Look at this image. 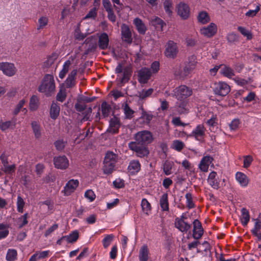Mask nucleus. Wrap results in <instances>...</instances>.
I'll list each match as a JSON object with an SVG mask.
<instances>
[{
	"label": "nucleus",
	"instance_id": "1",
	"mask_svg": "<svg viewBox=\"0 0 261 261\" xmlns=\"http://www.w3.org/2000/svg\"><path fill=\"white\" fill-rule=\"evenodd\" d=\"M153 140L152 134L148 130H142L135 135V141L130 142L128 147L130 150L136 152L139 158L147 157L149 153L148 145Z\"/></svg>",
	"mask_w": 261,
	"mask_h": 261
},
{
	"label": "nucleus",
	"instance_id": "2",
	"mask_svg": "<svg viewBox=\"0 0 261 261\" xmlns=\"http://www.w3.org/2000/svg\"><path fill=\"white\" fill-rule=\"evenodd\" d=\"M55 89L54 76L50 74H46L39 86L38 90L40 92L44 93L46 96L49 97L54 94Z\"/></svg>",
	"mask_w": 261,
	"mask_h": 261
},
{
	"label": "nucleus",
	"instance_id": "3",
	"mask_svg": "<svg viewBox=\"0 0 261 261\" xmlns=\"http://www.w3.org/2000/svg\"><path fill=\"white\" fill-rule=\"evenodd\" d=\"M115 72L118 74L116 80L119 82V86H122L129 81L132 70L129 67L123 68L122 65L119 63L115 68Z\"/></svg>",
	"mask_w": 261,
	"mask_h": 261
},
{
	"label": "nucleus",
	"instance_id": "4",
	"mask_svg": "<svg viewBox=\"0 0 261 261\" xmlns=\"http://www.w3.org/2000/svg\"><path fill=\"white\" fill-rule=\"evenodd\" d=\"M192 94V90L186 85H180L173 91V96L177 100H188L187 98Z\"/></svg>",
	"mask_w": 261,
	"mask_h": 261
},
{
	"label": "nucleus",
	"instance_id": "5",
	"mask_svg": "<svg viewBox=\"0 0 261 261\" xmlns=\"http://www.w3.org/2000/svg\"><path fill=\"white\" fill-rule=\"evenodd\" d=\"M0 70L8 76H13L16 72L17 69L13 63L9 62H1Z\"/></svg>",
	"mask_w": 261,
	"mask_h": 261
},
{
	"label": "nucleus",
	"instance_id": "6",
	"mask_svg": "<svg viewBox=\"0 0 261 261\" xmlns=\"http://www.w3.org/2000/svg\"><path fill=\"white\" fill-rule=\"evenodd\" d=\"M230 87L228 85L224 82H219L216 85L214 89L215 94L225 96L230 92Z\"/></svg>",
	"mask_w": 261,
	"mask_h": 261
},
{
	"label": "nucleus",
	"instance_id": "7",
	"mask_svg": "<svg viewBox=\"0 0 261 261\" xmlns=\"http://www.w3.org/2000/svg\"><path fill=\"white\" fill-rule=\"evenodd\" d=\"M205 135V128L202 124L198 125L189 135L191 137H194L199 141H202Z\"/></svg>",
	"mask_w": 261,
	"mask_h": 261
},
{
	"label": "nucleus",
	"instance_id": "8",
	"mask_svg": "<svg viewBox=\"0 0 261 261\" xmlns=\"http://www.w3.org/2000/svg\"><path fill=\"white\" fill-rule=\"evenodd\" d=\"M177 14L184 20L187 19L190 14L189 6L182 2H180L177 5Z\"/></svg>",
	"mask_w": 261,
	"mask_h": 261
},
{
	"label": "nucleus",
	"instance_id": "9",
	"mask_svg": "<svg viewBox=\"0 0 261 261\" xmlns=\"http://www.w3.org/2000/svg\"><path fill=\"white\" fill-rule=\"evenodd\" d=\"M177 51L176 44L172 41H169L165 51L166 56L170 58H174L176 56Z\"/></svg>",
	"mask_w": 261,
	"mask_h": 261
},
{
	"label": "nucleus",
	"instance_id": "10",
	"mask_svg": "<svg viewBox=\"0 0 261 261\" xmlns=\"http://www.w3.org/2000/svg\"><path fill=\"white\" fill-rule=\"evenodd\" d=\"M54 163L56 168L60 169H65L68 166V160L65 155L55 157Z\"/></svg>",
	"mask_w": 261,
	"mask_h": 261
},
{
	"label": "nucleus",
	"instance_id": "11",
	"mask_svg": "<svg viewBox=\"0 0 261 261\" xmlns=\"http://www.w3.org/2000/svg\"><path fill=\"white\" fill-rule=\"evenodd\" d=\"M122 39L123 41L130 43L132 42V32L128 25L123 23L121 26Z\"/></svg>",
	"mask_w": 261,
	"mask_h": 261
},
{
	"label": "nucleus",
	"instance_id": "12",
	"mask_svg": "<svg viewBox=\"0 0 261 261\" xmlns=\"http://www.w3.org/2000/svg\"><path fill=\"white\" fill-rule=\"evenodd\" d=\"M217 26L214 23H210L206 27L200 29V33L203 36L210 38L213 37L217 33Z\"/></svg>",
	"mask_w": 261,
	"mask_h": 261
},
{
	"label": "nucleus",
	"instance_id": "13",
	"mask_svg": "<svg viewBox=\"0 0 261 261\" xmlns=\"http://www.w3.org/2000/svg\"><path fill=\"white\" fill-rule=\"evenodd\" d=\"M151 74L150 69L147 68L141 69L139 72V82L140 83H146L150 79Z\"/></svg>",
	"mask_w": 261,
	"mask_h": 261
},
{
	"label": "nucleus",
	"instance_id": "14",
	"mask_svg": "<svg viewBox=\"0 0 261 261\" xmlns=\"http://www.w3.org/2000/svg\"><path fill=\"white\" fill-rule=\"evenodd\" d=\"M120 126L119 119L115 116H114L110 119V126L108 129V132L113 134L118 133L119 129Z\"/></svg>",
	"mask_w": 261,
	"mask_h": 261
},
{
	"label": "nucleus",
	"instance_id": "15",
	"mask_svg": "<svg viewBox=\"0 0 261 261\" xmlns=\"http://www.w3.org/2000/svg\"><path fill=\"white\" fill-rule=\"evenodd\" d=\"M77 70L76 69H73L69 74L64 84L66 88H71L75 85V77L77 74Z\"/></svg>",
	"mask_w": 261,
	"mask_h": 261
},
{
	"label": "nucleus",
	"instance_id": "16",
	"mask_svg": "<svg viewBox=\"0 0 261 261\" xmlns=\"http://www.w3.org/2000/svg\"><path fill=\"white\" fill-rule=\"evenodd\" d=\"M207 182L214 189L218 190L220 188L219 180L216 172L212 171L210 173Z\"/></svg>",
	"mask_w": 261,
	"mask_h": 261
},
{
	"label": "nucleus",
	"instance_id": "17",
	"mask_svg": "<svg viewBox=\"0 0 261 261\" xmlns=\"http://www.w3.org/2000/svg\"><path fill=\"white\" fill-rule=\"evenodd\" d=\"M78 180L71 179L67 182L64 187L65 193L66 195H70L79 186Z\"/></svg>",
	"mask_w": 261,
	"mask_h": 261
},
{
	"label": "nucleus",
	"instance_id": "18",
	"mask_svg": "<svg viewBox=\"0 0 261 261\" xmlns=\"http://www.w3.org/2000/svg\"><path fill=\"white\" fill-rule=\"evenodd\" d=\"M109 43V39L106 33H101L98 38V45L101 49H106L108 48Z\"/></svg>",
	"mask_w": 261,
	"mask_h": 261
},
{
	"label": "nucleus",
	"instance_id": "19",
	"mask_svg": "<svg viewBox=\"0 0 261 261\" xmlns=\"http://www.w3.org/2000/svg\"><path fill=\"white\" fill-rule=\"evenodd\" d=\"M175 225L177 228L182 232H187L191 227L190 224L186 222L184 220L179 219V218L175 219Z\"/></svg>",
	"mask_w": 261,
	"mask_h": 261
},
{
	"label": "nucleus",
	"instance_id": "20",
	"mask_svg": "<svg viewBox=\"0 0 261 261\" xmlns=\"http://www.w3.org/2000/svg\"><path fill=\"white\" fill-rule=\"evenodd\" d=\"M133 23L140 34L144 35L146 33V32L147 30V28L140 18L138 17L135 18L134 19Z\"/></svg>",
	"mask_w": 261,
	"mask_h": 261
},
{
	"label": "nucleus",
	"instance_id": "21",
	"mask_svg": "<svg viewBox=\"0 0 261 261\" xmlns=\"http://www.w3.org/2000/svg\"><path fill=\"white\" fill-rule=\"evenodd\" d=\"M213 160V158L211 156H204L200 162L199 168L202 171L207 172L209 165Z\"/></svg>",
	"mask_w": 261,
	"mask_h": 261
},
{
	"label": "nucleus",
	"instance_id": "22",
	"mask_svg": "<svg viewBox=\"0 0 261 261\" xmlns=\"http://www.w3.org/2000/svg\"><path fill=\"white\" fill-rule=\"evenodd\" d=\"M176 107L179 114L187 113L189 110L188 100H178L176 103Z\"/></svg>",
	"mask_w": 261,
	"mask_h": 261
},
{
	"label": "nucleus",
	"instance_id": "23",
	"mask_svg": "<svg viewBox=\"0 0 261 261\" xmlns=\"http://www.w3.org/2000/svg\"><path fill=\"white\" fill-rule=\"evenodd\" d=\"M60 108L56 102H53L50 109V116L54 120H56L59 115Z\"/></svg>",
	"mask_w": 261,
	"mask_h": 261
},
{
	"label": "nucleus",
	"instance_id": "24",
	"mask_svg": "<svg viewBox=\"0 0 261 261\" xmlns=\"http://www.w3.org/2000/svg\"><path fill=\"white\" fill-rule=\"evenodd\" d=\"M240 219L242 225L246 226L250 220V215L249 211L246 208L241 209V215Z\"/></svg>",
	"mask_w": 261,
	"mask_h": 261
},
{
	"label": "nucleus",
	"instance_id": "25",
	"mask_svg": "<svg viewBox=\"0 0 261 261\" xmlns=\"http://www.w3.org/2000/svg\"><path fill=\"white\" fill-rule=\"evenodd\" d=\"M163 5L166 13L168 16H171L174 9L173 1L172 0H164Z\"/></svg>",
	"mask_w": 261,
	"mask_h": 261
},
{
	"label": "nucleus",
	"instance_id": "26",
	"mask_svg": "<svg viewBox=\"0 0 261 261\" xmlns=\"http://www.w3.org/2000/svg\"><path fill=\"white\" fill-rule=\"evenodd\" d=\"M236 178L237 180L242 186L246 187L247 186L249 180L245 174L238 172L236 174Z\"/></svg>",
	"mask_w": 261,
	"mask_h": 261
},
{
	"label": "nucleus",
	"instance_id": "27",
	"mask_svg": "<svg viewBox=\"0 0 261 261\" xmlns=\"http://www.w3.org/2000/svg\"><path fill=\"white\" fill-rule=\"evenodd\" d=\"M141 165L138 161L133 160L129 163L128 166V170L132 174H135L139 171Z\"/></svg>",
	"mask_w": 261,
	"mask_h": 261
},
{
	"label": "nucleus",
	"instance_id": "28",
	"mask_svg": "<svg viewBox=\"0 0 261 261\" xmlns=\"http://www.w3.org/2000/svg\"><path fill=\"white\" fill-rule=\"evenodd\" d=\"M149 251L147 245H143L140 249L139 251V260L140 261H147L148 259Z\"/></svg>",
	"mask_w": 261,
	"mask_h": 261
},
{
	"label": "nucleus",
	"instance_id": "29",
	"mask_svg": "<svg viewBox=\"0 0 261 261\" xmlns=\"http://www.w3.org/2000/svg\"><path fill=\"white\" fill-rule=\"evenodd\" d=\"M160 204L163 211H169V203L167 193H164L160 198Z\"/></svg>",
	"mask_w": 261,
	"mask_h": 261
},
{
	"label": "nucleus",
	"instance_id": "30",
	"mask_svg": "<svg viewBox=\"0 0 261 261\" xmlns=\"http://www.w3.org/2000/svg\"><path fill=\"white\" fill-rule=\"evenodd\" d=\"M31 126L35 138L37 139H40L41 136L40 125L37 121H34L31 123Z\"/></svg>",
	"mask_w": 261,
	"mask_h": 261
},
{
	"label": "nucleus",
	"instance_id": "31",
	"mask_svg": "<svg viewBox=\"0 0 261 261\" xmlns=\"http://www.w3.org/2000/svg\"><path fill=\"white\" fill-rule=\"evenodd\" d=\"M173 165L174 163L172 161L166 160L164 162L163 165V169L165 175H169L172 173L171 170Z\"/></svg>",
	"mask_w": 261,
	"mask_h": 261
},
{
	"label": "nucleus",
	"instance_id": "32",
	"mask_svg": "<svg viewBox=\"0 0 261 261\" xmlns=\"http://www.w3.org/2000/svg\"><path fill=\"white\" fill-rule=\"evenodd\" d=\"M221 73L228 78H231L234 75V72L233 69L229 66L224 65V67L221 69Z\"/></svg>",
	"mask_w": 261,
	"mask_h": 261
},
{
	"label": "nucleus",
	"instance_id": "33",
	"mask_svg": "<svg viewBox=\"0 0 261 261\" xmlns=\"http://www.w3.org/2000/svg\"><path fill=\"white\" fill-rule=\"evenodd\" d=\"M198 20L201 23L205 24L210 21V18L207 12L202 11L199 13Z\"/></svg>",
	"mask_w": 261,
	"mask_h": 261
},
{
	"label": "nucleus",
	"instance_id": "34",
	"mask_svg": "<svg viewBox=\"0 0 261 261\" xmlns=\"http://www.w3.org/2000/svg\"><path fill=\"white\" fill-rule=\"evenodd\" d=\"M57 58L58 55L57 54H53L51 56L48 57L47 60L43 63L44 67L49 68L50 67Z\"/></svg>",
	"mask_w": 261,
	"mask_h": 261
},
{
	"label": "nucleus",
	"instance_id": "35",
	"mask_svg": "<svg viewBox=\"0 0 261 261\" xmlns=\"http://www.w3.org/2000/svg\"><path fill=\"white\" fill-rule=\"evenodd\" d=\"M116 163H103V173L109 174L113 172Z\"/></svg>",
	"mask_w": 261,
	"mask_h": 261
},
{
	"label": "nucleus",
	"instance_id": "36",
	"mask_svg": "<svg viewBox=\"0 0 261 261\" xmlns=\"http://www.w3.org/2000/svg\"><path fill=\"white\" fill-rule=\"evenodd\" d=\"M102 115L104 117H108L110 113L111 107L106 101H103L101 106Z\"/></svg>",
	"mask_w": 261,
	"mask_h": 261
},
{
	"label": "nucleus",
	"instance_id": "37",
	"mask_svg": "<svg viewBox=\"0 0 261 261\" xmlns=\"http://www.w3.org/2000/svg\"><path fill=\"white\" fill-rule=\"evenodd\" d=\"M66 96L65 88L62 86L60 88L59 92L57 94V100L62 102L65 100Z\"/></svg>",
	"mask_w": 261,
	"mask_h": 261
},
{
	"label": "nucleus",
	"instance_id": "38",
	"mask_svg": "<svg viewBox=\"0 0 261 261\" xmlns=\"http://www.w3.org/2000/svg\"><path fill=\"white\" fill-rule=\"evenodd\" d=\"M123 110L126 119H130L134 117L135 111L129 107L127 103H126L124 106Z\"/></svg>",
	"mask_w": 261,
	"mask_h": 261
},
{
	"label": "nucleus",
	"instance_id": "39",
	"mask_svg": "<svg viewBox=\"0 0 261 261\" xmlns=\"http://www.w3.org/2000/svg\"><path fill=\"white\" fill-rule=\"evenodd\" d=\"M116 155L112 152H108L106 153L103 163H116Z\"/></svg>",
	"mask_w": 261,
	"mask_h": 261
},
{
	"label": "nucleus",
	"instance_id": "40",
	"mask_svg": "<svg viewBox=\"0 0 261 261\" xmlns=\"http://www.w3.org/2000/svg\"><path fill=\"white\" fill-rule=\"evenodd\" d=\"M151 25L157 28H161L162 29L164 25L165 24L163 20L159 17H156L151 20Z\"/></svg>",
	"mask_w": 261,
	"mask_h": 261
},
{
	"label": "nucleus",
	"instance_id": "41",
	"mask_svg": "<svg viewBox=\"0 0 261 261\" xmlns=\"http://www.w3.org/2000/svg\"><path fill=\"white\" fill-rule=\"evenodd\" d=\"M114 238V236L112 234L106 235L102 241L103 247L107 248L113 241Z\"/></svg>",
	"mask_w": 261,
	"mask_h": 261
},
{
	"label": "nucleus",
	"instance_id": "42",
	"mask_svg": "<svg viewBox=\"0 0 261 261\" xmlns=\"http://www.w3.org/2000/svg\"><path fill=\"white\" fill-rule=\"evenodd\" d=\"M17 253L15 249H9L7 255L6 259L8 261H15L17 258Z\"/></svg>",
	"mask_w": 261,
	"mask_h": 261
},
{
	"label": "nucleus",
	"instance_id": "43",
	"mask_svg": "<svg viewBox=\"0 0 261 261\" xmlns=\"http://www.w3.org/2000/svg\"><path fill=\"white\" fill-rule=\"evenodd\" d=\"M153 91L152 88H150L147 90L143 89L142 91L138 92V96L140 99H144L151 95Z\"/></svg>",
	"mask_w": 261,
	"mask_h": 261
},
{
	"label": "nucleus",
	"instance_id": "44",
	"mask_svg": "<svg viewBox=\"0 0 261 261\" xmlns=\"http://www.w3.org/2000/svg\"><path fill=\"white\" fill-rule=\"evenodd\" d=\"M9 232L8 226L3 223L0 224V240L7 237Z\"/></svg>",
	"mask_w": 261,
	"mask_h": 261
},
{
	"label": "nucleus",
	"instance_id": "45",
	"mask_svg": "<svg viewBox=\"0 0 261 261\" xmlns=\"http://www.w3.org/2000/svg\"><path fill=\"white\" fill-rule=\"evenodd\" d=\"M141 206L143 211L148 214V212L151 210V205L146 199L144 198L142 200Z\"/></svg>",
	"mask_w": 261,
	"mask_h": 261
},
{
	"label": "nucleus",
	"instance_id": "46",
	"mask_svg": "<svg viewBox=\"0 0 261 261\" xmlns=\"http://www.w3.org/2000/svg\"><path fill=\"white\" fill-rule=\"evenodd\" d=\"M39 102L38 98L36 95H33L30 101V108L32 110L37 109Z\"/></svg>",
	"mask_w": 261,
	"mask_h": 261
},
{
	"label": "nucleus",
	"instance_id": "47",
	"mask_svg": "<svg viewBox=\"0 0 261 261\" xmlns=\"http://www.w3.org/2000/svg\"><path fill=\"white\" fill-rule=\"evenodd\" d=\"M17 209L18 212L23 213V207L25 204V202L23 199L21 198L20 196H18L17 199Z\"/></svg>",
	"mask_w": 261,
	"mask_h": 261
},
{
	"label": "nucleus",
	"instance_id": "48",
	"mask_svg": "<svg viewBox=\"0 0 261 261\" xmlns=\"http://www.w3.org/2000/svg\"><path fill=\"white\" fill-rule=\"evenodd\" d=\"M67 142L63 141V140H58L54 143V145L56 149L58 151H62L65 148Z\"/></svg>",
	"mask_w": 261,
	"mask_h": 261
},
{
	"label": "nucleus",
	"instance_id": "49",
	"mask_svg": "<svg viewBox=\"0 0 261 261\" xmlns=\"http://www.w3.org/2000/svg\"><path fill=\"white\" fill-rule=\"evenodd\" d=\"M48 18L46 17L42 16L38 19L39 25L37 30L43 29L48 23Z\"/></svg>",
	"mask_w": 261,
	"mask_h": 261
},
{
	"label": "nucleus",
	"instance_id": "50",
	"mask_svg": "<svg viewBox=\"0 0 261 261\" xmlns=\"http://www.w3.org/2000/svg\"><path fill=\"white\" fill-rule=\"evenodd\" d=\"M97 9L96 8V5H95V7L92 8L87 13V14L85 16L84 19H88L89 18L94 19L97 16Z\"/></svg>",
	"mask_w": 261,
	"mask_h": 261
},
{
	"label": "nucleus",
	"instance_id": "51",
	"mask_svg": "<svg viewBox=\"0 0 261 261\" xmlns=\"http://www.w3.org/2000/svg\"><path fill=\"white\" fill-rule=\"evenodd\" d=\"M238 30L243 35L247 37V39L250 40L252 39V36L251 33L246 28L243 27H239Z\"/></svg>",
	"mask_w": 261,
	"mask_h": 261
},
{
	"label": "nucleus",
	"instance_id": "52",
	"mask_svg": "<svg viewBox=\"0 0 261 261\" xmlns=\"http://www.w3.org/2000/svg\"><path fill=\"white\" fill-rule=\"evenodd\" d=\"M227 40L229 43H233L239 41V37L236 34L232 32L227 35Z\"/></svg>",
	"mask_w": 261,
	"mask_h": 261
},
{
	"label": "nucleus",
	"instance_id": "53",
	"mask_svg": "<svg viewBox=\"0 0 261 261\" xmlns=\"http://www.w3.org/2000/svg\"><path fill=\"white\" fill-rule=\"evenodd\" d=\"M185 197L187 199V207L189 209L194 207L195 205L193 202V198L192 194L190 193H188L186 194Z\"/></svg>",
	"mask_w": 261,
	"mask_h": 261
},
{
	"label": "nucleus",
	"instance_id": "54",
	"mask_svg": "<svg viewBox=\"0 0 261 261\" xmlns=\"http://www.w3.org/2000/svg\"><path fill=\"white\" fill-rule=\"evenodd\" d=\"M75 110L80 112H83L86 108V105L83 102L80 101L79 99H77V102L74 106Z\"/></svg>",
	"mask_w": 261,
	"mask_h": 261
},
{
	"label": "nucleus",
	"instance_id": "55",
	"mask_svg": "<svg viewBox=\"0 0 261 261\" xmlns=\"http://www.w3.org/2000/svg\"><path fill=\"white\" fill-rule=\"evenodd\" d=\"M173 148L178 151H180L185 146V144L181 141L175 140L173 143Z\"/></svg>",
	"mask_w": 261,
	"mask_h": 261
},
{
	"label": "nucleus",
	"instance_id": "56",
	"mask_svg": "<svg viewBox=\"0 0 261 261\" xmlns=\"http://www.w3.org/2000/svg\"><path fill=\"white\" fill-rule=\"evenodd\" d=\"M196 64V57L195 55L191 56L189 58L188 64L187 65L195 69Z\"/></svg>",
	"mask_w": 261,
	"mask_h": 261
},
{
	"label": "nucleus",
	"instance_id": "57",
	"mask_svg": "<svg viewBox=\"0 0 261 261\" xmlns=\"http://www.w3.org/2000/svg\"><path fill=\"white\" fill-rule=\"evenodd\" d=\"M194 69V68L190 67L188 65H186L182 69L184 72L182 76L187 77Z\"/></svg>",
	"mask_w": 261,
	"mask_h": 261
},
{
	"label": "nucleus",
	"instance_id": "58",
	"mask_svg": "<svg viewBox=\"0 0 261 261\" xmlns=\"http://www.w3.org/2000/svg\"><path fill=\"white\" fill-rule=\"evenodd\" d=\"M108 13V18L110 21L115 22L116 19V16L114 13L113 8L106 10Z\"/></svg>",
	"mask_w": 261,
	"mask_h": 261
},
{
	"label": "nucleus",
	"instance_id": "59",
	"mask_svg": "<svg viewBox=\"0 0 261 261\" xmlns=\"http://www.w3.org/2000/svg\"><path fill=\"white\" fill-rule=\"evenodd\" d=\"M85 196L90 201H93L95 198V195L91 190H88L85 193Z\"/></svg>",
	"mask_w": 261,
	"mask_h": 261
},
{
	"label": "nucleus",
	"instance_id": "60",
	"mask_svg": "<svg viewBox=\"0 0 261 261\" xmlns=\"http://www.w3.org/2000/svg\"><path fill=\"white\" fill-rule=\"evenodd\" d=\"M25 102V100L24 99H21L19 102V103L17 104V105L16 106V107L15 108V109L14 110L13 114L14 115H16L19 113L20 109L22 108V107L24 105Z\"/></svg>",
	"mask_w": 261,
	"mask_h": 261
},
{
	"label": "nucleus",
	"instance_id": "61",
	"mask_svg": "<svg viewBox=\"0 0 261 261\" xmlns=\"http://www.w3.org/2000/svg\"><path fill=\"white\" fill-rule=\"evenodd\" d=\"M203 234V229H197L196 231L193 230V237L196 240L200 239Z\"/></svg>",
	"mask_w": 261,
	"mask_h": 261
},
{
	"label": "nucleus",
	"instance_id": "62",
	"mask_svg": "<svg viewBox=\"0 0 261 261\" xmlns=\"http://www.w3.org/2000/svg\"><path fill=\"white\" fill-rule=\"evenodd\" d=\"M261 229V222L258 219L256 220L254 227L251 230L253 234H256V232H258Z\"/></svg>",
	"mask_w": 261,
	"mask_h": 261
},
{
	"label": "nucleus",
	"instance_id": "63",
	"mask_svg": "<svg viewBox=\"0 0 261 261\" xmlns=\"http://www.w3.org/2000/svg\"><path fill=\"white\" fill-rule=\"evenodd\" d=\"M259 6H257L255 10H250L248 11H247L245 15L247 17H253L256 15L257 13L259 11Z\"/></svg>",
	"mask_w": 261,
	"mask_h": 261
},
{
	"label": "nucleus",
	"instance_id": "64",
	"mask_svg": "<svg viewBox=\"0 0 261 261\" xmlns=\"http://www.w3.org/2000/svg\"><path fill=\"white\" fill-rule=\"evenodd\" d=\"M253 161L252 158L250 155H247L244 157V167L247 168L250 166Z\"/></svg>",
	"mask_w": 261,
	"mask_h": 261
}]
</instances>
